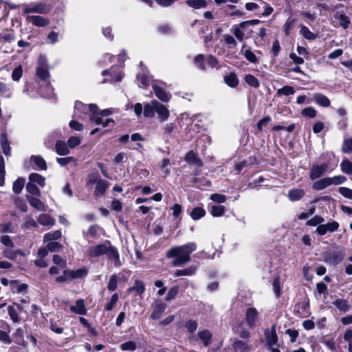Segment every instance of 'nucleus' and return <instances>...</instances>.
I'll return each mask as SVG.
<instances>
[{
  "label": "nucleus",
  "instance_id": "nucleus-1",
  "mask_svg": "<svg viewBox=\"0 0 352 352\" xmlns=\"http://www.w3.org/2000/svg\"><path fill=\"white\" fill-rule=\"evenodd\" d=\"M197 248L195 242L174 246L166 252V256L168 258H174L173 266L181 267L190 261V254L197 250Z\"/></svg>",
  "mask_w": 352,
  "mask_h": 352
},
{
  "label": "nucleus",
  "instance_id": "nucleus-2",
  "mask_svg": "<svg viewBox=\"0 0 352 352\" xmlns=\"http://www.w3.org/2000/svg\"><path fill=\"white\" fill-rule=\"evenodd\" d=\"M87 254L91 258L107 255V258L113 262L115 266H120L119 252L117 248L113 246L108 240L105 241L103 243L90 247Z\"/></svg>",
  "mask_w": 352,
  "mask_h": 352
},
{
  "label": "nucleus",
  "instance_id": "nucleus-3",
  "mask_svg": "<svg viewBox=\"0 0 352 352\" xmlns=\"http://www.w3.org/2000/svg\"><path fill=\"white\" fill-rule=\"evenodd\" d=\"M52 10V6L50 4L45 3H36L25 4L23 8V12L24 14L36 13L40 14H46Z\"/></svg>",
  "mask_w": 352,
  "mask_h": 352
},
{
  "label": "nucleus",
  "instance_id": "nucleus-4",
  "mask_svg": "<svg viewBox=\"0 0 352 352\" xmlns=\"http://www.w3.org/2000/svg\"><path fill=\"white\" fill-rule=\"evenodd\" d=\"M98 107L94 104L89 105L85 104L80 102H76L74 107V117L79 119H84L85 116L89 112L97 113Z\"/></svg>",
  "mask_w": 352,
  "mask_h": 352
},
{
  "label": "nucleus",
  "instance_id": "nucleus-5",
  "mask_svg": "<svg viewBox=\"0 0 352 352\" xmlns=\"http://www.w3.org/2000/svg\"><path fill=\"white\" fill-rule=\"evenodd\" d=\"M342 250H334L326 252L323 256V261L329 265H336L341 263L344 258Z\"/></svg>",
  "mask_w": 352,
  "mask_h": 352
},
{
  "label": "nucleus",
  "instance_id": "nucleus-6",
  "mask_svg": "<svg viewBox=\"0 0 352 352\" xmlns=\"http://www.w3.org/2000/svg\"><path fill=\"white\" fill-rule=\"evenodd\" d=\"M232 348L236 352H249L252 349L250 340H241L235 339L232 344Z\"/></svg>",
  "mask_w": 352,
  "mask_h": 352
},
{
  "label": "nucleus",
  "instance_id": "nucleus-7",
  "mask_svg": "<svg viewBox=\"0 0 352 352\" xmlns=\"http://www.w3.org/2000/svg\"><path fill=\"white\" fill-rule=\"evenodd\" d=\"M327 165L326 164L313 165L310 168L309 178L311 180H315L320 177L327 171Z\"/></svg>",
  "mask_w": 352,
  "mask_h": 352
},
{
  "label": "nucleus",
  "instance_id": "nucleus-8",
  "mask_svg": "<svg viewBox=\"0 0 352 352\" xmlns=\"http://www.w3.org/2000/svg\"><path fill=\"white\" fill-rule=\"evenodd\" d=\"M258 313L254 307H250L245 312V322L247 324L252 328L256 325Z\"/></svg>",
  "mask_w": 352,
  "mask_h": 352
},
{
  "label": "nucleus",
  "instance_id": "nucleus-9",
  "mask_svg": "<svg viewBox=\"0 0 352 352\" xmlns=\"http://www.w3.org/2000/svg\"><path fill=\"white\" fill-rule=\"evenodd\" d=\"M26 21L36 27H45L50 24V20L39 15H29Z\"/></svg>",
  "mask_w": 352,
  "mask_h": 352
},
{
  "label": "nucleus",
  "instance_id": "nucleus-10",
  "mask_svg": "<svg viewBox=\"0 0 352 352\" xmlns=\"http://www.w3.org/2000/svg\"><path fill=\"white\" fill-rule=\"evenodd\" d=\"M30 163L33 169L41 170L47 169L46 162L40 155H32L30 158Z\"/></svg>",
  "mask_w": 352,
  "mask_h": 352
},
{
  "label": "nucleus",
  "instance_id": "nucleus-11",
  "mask_svg": "<svg viewBox=\"0 0 352 352\" xmlns=\"http://www.w3.org/2000/svg\"><path fill=\"white\" fill-rule=\"evenodd\" d=\"M154 104H155V113H157L160 121H166L170 116L169 110L165 105L162 104L157 100V102H155Z\"/></svg>",
  "mask_w": 352,
  "mask_h": 352
},
{
  "label": "nucleus",
  "instance_id": "nucleus-12",
  "mask_svg": "<svg viewBox=\"0 0 352 352\" xmlns=\"http://www.w3.org/2000/svg\"><path fill=\"white\" fill-rule=\"evenodd\" d=\"M153 312L151 318L153 320H158L166 309V305L161 302H155L152 305Z\"/></svg>",
  "mask_w": 352,
  "mask_h": 352
},
{
  "label": "nucleus",
  "instance_id": "nucleus-13",
  "mask_svg": "<svg viewBox=\"0 0 352 352\" xmlns=\"http://www.w3.org/2000/svg\"><path fill=\"white\" fill-rule=\"evenodd\" d=\"M265 336L268 346H274L278 341V336L276 333V325L273 324L270 330H265Z\"/></svg>",
  "mask_w": 352,
  "mask_h": 352
},
{
  "label": "nucleus",
  "instance_id": "nucleus-14",
  "mask_svg": "<svg viewBox=\"0 0 352 352\" xmlns=\"http://www.w3.org/2000/svg\"><path fill=\"white\" fill-rule=\"evenodd\" d=\"M177 129V126L173 122L165 124L162 128V135L166 140L173 137V133Z\"/></svg>",
  "mask_w": 352,
  "mask_h": 352
},
{
  "label": "nucleus",
  "instance_id": "nucleus-15",
  "mask_svg": "<svg viewBox=\"0 0 352 352\" xmlns=\"http://www.w3.org/2000/svg\"><path fill=\"white\" fill-rule=\"evenodd\" d=\"M199 339L204 346H208L212 343V334L208 329H204L197 333Z\"/></svg>",
  "mask_w": 352,
  "mask_h": 352
},
{
  "label": "nucleus",
  "instance_id": "nucleus-16",
  "mask_svg": "<svg viewBox=\"0 0 352 352\" xmlns=\"http://www.w3.org/2000/svg\"><path fill=\"white\" fill-rule=\"evenodd\" d=\"M72 312L78 315H85L87 309L85 307L84 300L80 298L76 301V305L70 307Z\"/></svg>",
  "mask_w": 352,
  "mask_h": 352
},
{
  "label": "nucleus",
  "instance_id": "nucleus-17",
  "mask_svg": "<svg viewBox=\"0 0 352 352\" xmlns=\"http://www.w3.org/2000/svg\"><path fill=\"white\" fill-rule=\"evenodd\" d=\"M332 304L341 312L345 314L351 309V305L348 301L342 298H337L333 301Z\"/></svg>",
  "mask_w": 352,
  "mask_h": 352
},
{
  "label": "nucleus",
  "instance_id": "nucleus-18",
  "mask_svg": "<svg viewBox=\"0 0 352 352\" xmlns=\"http://www.w3.org/2000/svg\"><path fill=\"white\" fill-rule=\"evenodd\" d=\"M152 87L154 90L156 97L159 100L164 102H167L169 101L170 98V94H168L162 88L156 85H153Z\"/></svg>",
  "mask_w": 352,
  "mask_h": 352
},
{
  "label": "nucleus",
  "instance_id": "nucleus-19",
  "mask_svg": "<svg viewBox=\"0 0 352 352\" xmlns=\"http://www.w3.org/2000/svg\"><path fill=\"white\" fill-rule=\"evenodd\" d=\"M185 160L189 164L195 166L197 167H201L203 165L202 161L193 151H189L186 157Z\"/></svg>",
  "mask_w": 352,
  "mask_h": 352
},
{
  "label": "nucleus",
  "instance_id": "nucleus-20",
  "mask_svg": "<svg viewBox=\"0 0 352 352\" xmlns=\"http://www.w3.org/2000/svg\"><path fill=\"white\" fill-rule=\"evenodd\" d=\"M26 198L30 206L37 210L41 212L47 210V206L39 199L32 196H27Z\"/></svg>",
  "mask_w": 352,
  "mask_h": 352
},
{
  "label": "nucleus",
  "instance_id": "nucleus-21",
  "mask_svg": "<svg viewBox=\"0 0 352 352\" xmlns=\"http://www.w3.org/2000/svg\"><path fill=\"white\" fill-rule=\"evenodd\" d=\"M89 119L96 124H102V127H106L109 126L111 123H114L113 120L111 118H107L105 120H103V119L99 116L98 113L91 114Z\"/></svg>",
  "mask_w": 352,
  "mask_h": 352
},
{
  "label": "nucleus",
  "instance_id": "nucleus-22",
  "mask_svg": "<svg viewBox=\"0 0 352 352\" xmlns=\"http://www.w3.org/2000/svg\"><path fill=\"white\" fill-rule=\"evenodd\" d=\"M305 194V192L303 189L294 188L289 190L288 198L292 201H296L302 199Z\"/></svg>",
  "mask_w": 352,
  "mask_h": 352
},
{
  "label": "nucleus",
  "instance_id": "nucleus-23",
  "mask_svg": "<svg viewBox=\"0 0 352 352\" xmlns=\"http://www.w3.org/2000/svg\"><path fill=\"white\" fill-rule=\"evenodd\" d=\"M67 144L61 140H58L55 144V150L59 155H67L69 153V149Z\"/></svg>",
  "mask_w": 352,
  "mask_h": 352
},
{
  "label": "nucleus",
  "instance_id": "nucleus-24",
  "mask_svg": "<svg viewBox=\"0 0 352 352\" xmlns=\"http://www.w3.org/2000/svg\"><path fill=\"white\" fill-rule=\"evenodd\" d=\"M37 221L40 225L44 226H52L55 223V220L47 214H41L38 217Z\"/></svg>",
  "mask_w": 352,
  "mask_h": 352
},
{
  "label": "nucleus",
  "instance_id": "nucleus-25",
  "mask_svg": "<svg viewBox=\"0 0 352 352\" xmlns=\"http://www.w3.org/2000/svg\"><path fill=\"white\" fill-rule=\"evenodd\" d=\"M315 102L320 106L328 107L330 106V100L322 94L316 93L314 95Z\"/></svg>",
  "mask_w": 352,
  "mask_h": 352
},
{
  "label": "nucleus",
  "instance_id": "nucleus-26",
  "mask_svg": "<svg viewBox=\"0 0 352 352\" xmlns=\"http://www.w3.org/2000/svg\"><path fill=\"white\" fill-rule=\"evenodd\" d=\"M197 270V266L195 265H190V267L184 269V270H177L175 272V276H192L195 274Z\"/></svg>",
  "mask_w": 352,
  "mask_h": 352
},
{
  "label": "nucleus",
  "instance_id": "nucleus-27",
  "mask_svg": "<svg viewBox=\"0 0 352 352\" xmlns=\"http://www.w3.org/2000/svg\"><path fill=\"white\" fill-rule=\"evenodd\" d=\"M156 100H153L151 102L147 103L144 107V116L146 118H153L155 113V104Z\"/></svg>",
  "mask_w": 352,
  "mask_h": 352
},
{
  "label": "nucleus",
  "instance_id": "nucleus-28",
  "mask_svg": "<svg viewBox=\"0 0 352 352\" xmlns=\"http://www.w3.org/2000/svg\"><path fill=\"white\" fill-rule=\"evenodd\" d=\"M224 82L230 87H236L239 84V79L234 73H230L224 76Z\"/></svg>",
  "mask_w": 352,
  "mask_h": 352
},
{
  "label": "nucleus",
  "instance_id": "nucleus-29",
  "mask_svg": "<svg viewBox=\"0 0 352 352\" xmlns=\"http://www.w3.org/2000/svg\"><path fill=\"white\" fill-rule=\"evenodd\" d=\"M335 19H338L339 21V23L340 26H342L343 28L346 29L348 28L350 21L349 19V17L342 12H336V14L334 15Z\"/></svg>",
  "mask_w": 352,
  "mask_h": 352
},
{
  "label": "nucleus",
  "instance_id": "nucleus-30",
  "mask_svg": "<svg viewBox=\"0 0 352 352\" xmlns=\"http://www.w3.org/2000/svg\"><path fill=\"white\" fill-rule=\"evenodd\" d=\"M1 148L3 150V153L6 156H10L11 155V147L10 146V143L8 142L7 135L6 133H2L1 136Z\"/></svg>",
  "mask_w": 352,
  "mask_h": 352
},
{
  "label": "nucleus",
  "instance_id": "nucleus-31",
  "mask_svg": "<svg viewBox=\"0 0 352 352\" xmlns=\"http://www.w3.org/2000/svg\"><path fill=\"white\" fill-rule=\"evenodd\" d=\"M137 80L140 87L145 88L149 85V77L143 71L137 74Z\"/></svg>",
  "mask_w": 352,
  "mask_h": 352
},
{
  "label": "nucleus",
  "instance_id": "nucleus-32",
  "mask_svg": "<svg viewBox=\"0 0 352 352\" xmlns=\"http://www.w3.org/2000/svg\"><path fill=\"white\" fill-rule=\"evenodd\" d=\"M62 232L60 230L46 233L43 236L44 242L54 241L61 237Z\"/></svg>",
  "mask_w": 352,
  "mask_h": 352
},
{
  "label": "nucleus",
  "instance_id": "nucleus-33",
  "mask_svg": "<svg viewBox=\"0 0 352 352\" xmlns=\"http://www.w3.org/2000/svg\"><path fill=\"white\" fill-rule=\"evenodd\" d=\"M108 188V184L102 179L98 182L96 186L95 195L96 196H102L104 194Z\"/></svg>",
  "mask_w": 352,
  "mask_h": 352
},
{
  "label": "nucleus",
  "instance_id": "nucleus-34",
  "mask_svg": "<svg viewBox=\"0 0 352 352\" xmlns=\"http://www.w3.org/2000/svg\"><path fill=\"white\" fill-rule=\"evenodd\" d=\"M29 180L33 184H37L41 186L45 185V179L42 175L38 173H31L29 175Z\"/></svg>",
  "mask_w": 352,
  "mask_h": 352
},
{
  "label": "nucleus",
  "instance_id": "nucleus-35",
  "mask_svg": "<svg viewBox=\"0 0 352 352\" xmlns=\"http://www.w3.org/2000/svg\"><path fill=\"white\" fill-rule=\"evenodd\" d=\"M300 34L307 40H314L316 38L317 35L311 32L307 27L304 25H300Z\"/></svg>",
  "mask_w": 352,
  "mask_h": 352
},
{
  "label": "nucleus",
  "instance_id": "nucleus-36",
  "mask_svg": "<svg viewBox=\"0 0 352 352\" xmlns=\"http://www.w3.org/2000/svg\"><path fill=\"white\" fill-rule=\"evenodd\" d=\"M186 3L195 9L206 8L207 3L205 0H186Z\"/></svg>",
  "mask_w": 352,
  "mask_h": 352
},
{
  "label": "nucleus",
  "instance_id": "nucleus-37",
  "mask_svg": "<svg viewBox=\"0 0 352 352\" xmlns=\"http://www.w3.org/2000/svg\"><path fill=\"white\" fill-rule=\"evenodd\" d=\"M295 89L289 85H286L280 89H278L276 91L277 96H292L295 94Z\"/></svg>",
  "mask_w": 352,
  "mask_h": 352
},
{
  "label": "nucleus",
  "instance_id": "nucleus-38",
  "mask_svg": "<svg viewBox=\"0 0 352 352\" xmlns=\"http://www.w3.org/2000/svg\"><path fill=\"white\" fill-rule=\"evenodd\" d=\"M327 177L321 179L313 184L312 188L316 190H321L329 186Z\"/></svg>",
  "mask_w": 352,
  "mask_h": 352
},
{
  "label": "nucleus",
  "instance_id": "nucleus-39",
  "mask_svg": "<svg viewBox=\"0 0 352 352\" xmlns=\"http://www.w3.org/2000/svg\"><path fill=\"white\" fill-rule=\"evenodd\" d=\"M245 82L254 88H258L260 86L258 80L252 74H246L244 77Z\"/></svg>",
  "mask_w": 352,
  "mask_h": 352
},
{
  "label": "nucleus",
  "instance_id": "nucleus-40",
  "mask_svg": "<svg viewBox=\"0 0 352 352\" xmlns=\"http://www.w3.org/2000/svg\"><path fill=\"white\" fill-rule=\"evenodd\" d=\"M36 73V76L43 81L47 80L50 77V72L47 67H38Z\"/></svg>",
  "mask_w": 352,
  "mask_h": 352
},
{
  "label": "nucleus",
  "instance_id": "nucleus-41",
  "mask_svg": "<svg viewBox=\"0 0 352 352\" xmlns=\"http://www.w3.org/2000/svg\"><path fill=\"white\" fill-rule=\"evenodd\" d=\"M206 211L203 208L201 207H196L192 209L190 216L192 219L194 220H198L205 216Z\"/></svg>",
  "mask_w": 352,
  "mask_h": 352
},
{
  "label": "nucleus",
  "instance_id": "nucleus-42",
  "mask_svg": "<svg viewBox=\"0 0 352 352\" xmlns=\"http://www.w3.org/2000/svg\"><path fill=\"white\" fill-rule=\"evenodd\" d=\"M145 290L144 285L142 281L135 280L133 287L129 288V291H135L138 294L142 295Z\"/></svg>",
  "mask_w": 352,
  "mask_h": 352
},
{
  "label": "nucleus",
  "instance_id": "nucleus-43",
  "mask_svg": "<svg viewBox=\"0 0 352 352\" xmlns=\"http://www.w3.org/2000/svg\"><path fill=\"white\" fill-rule=\"evenodd\" d=\"M25 180L22 178H18L13 184L12 190L16 194H19L24 186Z\"/></svg>",
  "mask_w": 352,
  "mask_h": 352
},
{
  "label": "nucleus",
  "instance_id": "nucleus-44",
  "mask_svg": "<svg viewBox=\"0 0 352 352\" xmlns=\"http://www.w3.org/2000/svg\"><path fill=\"white\" fill-rule=\"evenodd\" d=\"M329 186L339 185L343 184L346 180V177L342 175L334 176L333 177H327Z\"/></svg>",
  "mask_w": 352,
  "mask_h": 352
},
{
  "label": "nucleus",
  "instance_id": "nucleus-45",
  "mask_svg": "<svg viewBox=\"0 0 352 352\" xmlns=\"http://www.w3.org/2000/svg\"><path fill=\"white\" fill-rule=\"evenodd\" d=\"M340 168L343 173L350 175L352 174V162L348 160H344L340 164Z\"/></svg>",
  "mask_w": 352,
  "mask_h": 352
},
{
  "label": "nucleus",
  "instance_id": "nucleus-46",
  "mask_svg": "<svg viewBox=\"0 0 352 352\" xmlns=\"http://www.w3.org/2000/svg\"><path fill=\"white\" fill-rule=\"evenodd\" d=\"M206 56L203 54H198L194 59L195 64L198 68L201 69H206Z\"/></svg>",
  "mask_w": 352,
  "mask_h": 352
},
{
  "label": "nucleus",
  "instance_id": "nucleus-47",
  "mask_svg": "<svg viewBox=\"0 0 352 352\" xmlns=\"http://www.w3.org/2000/svg\"><path fill=\"white\" fill-rule=\"evenodd\" d=\"M225 207L221 205L213 206L211 208V214L213 217H221L224 214Z\"/></svg>",
  "mask_w": 352,
  "mask_h": 352
},
{
  "label": "nucleus",
  "instance_id": "nucleus-48",
  "mask_svg": "<svg viewBox=\"0 0 352 352\" xmlns=\"http://www.w3.org/2000/svg\"><path fill=\"white\" fill-rule=\"evenodd\" d=\"M184 326L188 333H193L197 330L198 324L195 320H188L186 322Z\"/></svg>",
  "mask_w": 352,
  "mask_h": 352
},
{
  "label": "nucleus",
  "instance_id": "nucleus-49",
  "mask_svg": "<svg viewBox=\"0 0 352 352\" xmlns=\"http://www.w3.org/2000/svg\"><path fill=\"white\" fill-rule=\"evenodd\" d=\"M241 53L245 57V58L252 63H256L258 59L255 54L249 49L245 50L244 52L241 50Z\"/></svg>",
  "mask_w": 352,
  "mask_h": 352
},
{
  "label": "nucleus",
  "instance_id": "nucleus-50",
  "mask_svg": "<svg viewBox=\"0 0 352 352\" xmlns=\"http://www.w3.org/2000/svg\"><path fill=\"white\" fill-rule=\"evenodd\" d=\"M70 278L76 279L78 278H82L86 276L87 270L85 269H78L77 270H69Z\"/></svg>",
  "mask_w": 352,
  "mask_h": 352
},
{
  "label": "nucleus",
  "instance_id": "nucleus-51",
  "mask_svg": "<svg viewBox=\"0 0 352 352\" xmlns=\"http://www.w3.org/2000/svg\"><path fill=\"white\" fill-rule=\"evenodd\" d=\"M26 190L29 193L33 195L39 196L41 194L40 190L38 189L37 186L35 184L32 183L31 182H29L27 184Z\"/></svg>",
  "mask_w": 352,
  "mask_h": 352
},
{
  "label": "nucleus",
  "instance_id": "nucleus-52",
  "mask_svg": "<svg viewBox=\"0 0 352 352\" xmlns=\"http://www.w3.org/2000/svg\"><path fill=\"white\" fill-rule=\"evenodd\" d=\"M295 21L296 20L291 17L288 18L287 20L286 21L283 28V31L286 35H289L290 31L293 28Z\"/></svg>",
  "mask_w": 352,
  "mask_h": 352
},
{
  "label": "nucleus",
  "instance_id": "nucleus-53",
  "mask_svg": "<svg viewBox=\"0 0 352 352\" xmlns=\"http://www.w3.org/2000/svg\"><path fill=\"white\" fill-rule=\"evenodd\" d=\"M118 300V294L116 293L112 295L109 302L105 306L104 310L107 311H111L116 305Z\"/></svg>",
  "mask_w": 352,
  "mask_h": 352
},
{
  "label": "nucleus",
  "instance_id": "nucleus-54",
  "mask_svg": "<svg viewBox=\"0 0 352 352\" xmlns=\"http://www.w3.org/2000/svg\"><path fill=\"white\" fill-rule=\"evenodd\" d=\"M5 174V161L3 156L0 155V186L4 185Z\"/></svg>",
  "mask_w": 352,
  "mask_h": 352
},
{
  "label": "nucleus",
  "instance_id": "nucleus-55",
  "mask_svg": "<svg viewBox=\"0 0 352 352\" xmlns=\"http://www.w3.org/2000/svg\"><path fill=\"white\" fill-rule=\"evenodd\" d=\"M81 142V138L78 136H71L67 140V145L70 148H74Z\"/></svg>",
  "mask_w": 352,
  "mask_h": 352
},
{
  "label": "nucleus",
  "instance_id": "nucleus-56",
  "mask_svg": "<svg viewBox=\"0 0 352 352\" xmlns=\"http://www.w3.org/2000/svg\"><path fill=\"white\" fill-rule=\"evenodd\" d=\"M178 292H179V287L177 286H175V287L170 288V289L168 290V292L165 297V300L166 301H169V300L174 299L177 296Z\"/></svg>",
  "mask_w": 352,
  "mask_h": 352
},
{
  "label": "nucleus",
  "instance_id": "nucleus-57",
  "mask_svg": "<svg viewBox=\"0 0 352 352\" xmlns=\"http://www.w3.org/2000/svg\"><path fill=\"white\" fill-rule=\"evenodd\" d=\"M243 29L240 27V25L239 26H233L232 30L234 36L236 37V38L239 41H243L245 36V34L243 32Z\"/></svg>",
  "mask_w": 352,
  "mask_h": 352
},
{
  "label": "nucleus",
  "instance_id": "nucleus-58",
  "mask_svg": "<svg viewBox=\"0 0 352 352\" xmlns=\"http://www.w3.org/2000/svg\"><path fill=\"white\" fill-rule=\"evenodd\" d=\"M22 74L23 68L21 65H19L13 70L12 74V78L14 81H19L21 78Z\"/></svg>",
  "mask_w": 352,
  "mask_h": 352
},
{
  "label": "nucleus",
  "instance_id": "nucleus-59",
  "mask_svg": "<svg viewBox=\"0 0 352 352\" xmlns=\"http://www.w3.org/2000/svg\"><path fill=\"white\" fill-rule=\"evenodd\" d=\"M47 242H48V243L47 245V250H49V251H50L52 252H56L63 248V245L56 241H47Z\"/></svg>",
  "mask_w": 352,
  "mask_h": 352
},
{
  "label": "nucleus",
  "instance_id": "nucleus-60",
  "mask_svg": "<svg viewBox=\"0 0 352 352\" xmlns=\"http://www.w3.org/2000/svg\"><path fill=\"white\" fill-rule=\"evenodd\" d=\"M120 348L122 351H133L136 349V344L133 341L126 342L120 345Z\"/></svg>",
  "mask_w": 352,
  "mask_h": 352
},
{
  "label": "nucleus",
  "instance_id": "nucleus-61",
  "mask_svg": "<svg viewBox=\"0 0 352 352\" xmlns=\"http://www.w3.org/2000/svg\"><path fill=\"white\" fill-rule=\"evenodd\" d=\"M339 192L345 198L352 199V190L346 187H340Z\"/></svg>",
  "mask_w": 352,
  "mask_h": 352
},
{
  "label": "nucleus",
  "instance_id": "nucleus-62",
  "mask_svg": "<svg viewBox=\"0 0 352 352\" xmlns=\"http://www.w3.org/2000/svg\"><path fill=\"white\" fill-rule=\"evenodd\" d=\"M118 286V280L115 274L110 277L107 288L109 291H114L116 289Z\"/></svg>",
  "mask_w": 352,
  "mask_h": 352
},
{
  "label": "nucleus",
  "instance_id": "nucleus-63",
  "mask_svg": "<svg viewBox=\"0 0 352 352\" xmlns=\"http://www.w3.org/2000/svg\"><path fill=\"white\" fill-rule=\"evenodd\" d=\"M343 339L345 342L348 343V346H352V329H347L344 335H343Z\"/></svg>",
  "mask_w": 352,
  "mask_h": 352
},
{
  "label": "nucleus",
  "instance_id": "nucleus-64",
  "mask_svg": "<svg viewBox=\"0 0 352 352\" xmlns=\"http://www.w3.org/2000/svg\"><path fill=\"white\" fill-rule=\"evenodd\" d=\"M342 150L346 153L352 151V138L344 140Z\"/></svg>",
  "mask_w": 352,
  "mask_h": 352
}]
</instances>
